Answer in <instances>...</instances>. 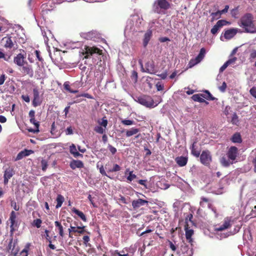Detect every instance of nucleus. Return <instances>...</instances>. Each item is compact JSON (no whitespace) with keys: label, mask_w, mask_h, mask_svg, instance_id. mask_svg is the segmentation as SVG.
<instances>
[{"label":"nucleus","mask_w":256,"mask_h":256,"mask_svg":"<svg viewBox=\"0 0 256 256\" xmlns=\"http://www.w3.org/2000/svg\"><path fill=\"white\" fill-rule=\"evenodd\" d=\"M254 16L252 14L247 13L244 15L240 19L239 26L244 28V32L254 34L256 31L254 24Z\"/></svg>","instance_id":"f257e3e1"},{"label":"nucleus","mask_w":256,"mask_h":256,"mask_svg":"<svg viewBox=\"0 0 256 256\" xmlns=\"http://www.w3.org/2000/svg\"><path fill=\"white\" fill-rule=\"evenodd\" d=\"M170 8V4L168 0H156L153 4L152 10L156 13L163 14Z\"/></svg>","instance_id":"f03ea898"},{"label":"nucleus","mask_w":256,"mask_h":256,"mask_svg":"<svg viewBox=\"0 0 256 256\" xmlns=\"http://www.w3.org/2000/svg\"><path fill=\"white\" fill-rule=\"evenodd\" d=\"M192 244H186L185 242H182L180 246L178 252V256H192Z\"/></svg>","instance_id":"7ed1b4c3"},{"label":"nucleus","mask_w":256,"mask_h":256,"mask_svg":"<svg viewBox=\"0 0 256 256\" xmlns=\"http://www.w3.org/2000/svg\"><path fill=\"white\" fill-rule=\"evenodd\" d=\"M137 102L142 105L148 108H154L159 103V102H154L151 97L147 96L138 97Z\"/></svg>","instance_id":"20e7f679"},{"label":"nucleus","mask_w":256,"mask_h":256,"mask_svg":"<svg viewBox=\"0 0 256 256\" xmlns=\"http://www.w3.org/2000/svg\"><path fill=\"white\" fill-rule=\"evenodd\" d=\"M83 54H85V58H88L90 56H100L102 54V50L95 46H86Z\"/></svg>","instance_id":"39448f33"},{"label":"nucleus","mask_w":256,"mask_h":256,"mask_svg":"<svg viewBox=\"0 0 256 256\" xmlns=\"http://www.w3.org/2000/svg\"><path fill=\"white\" fill-rule=\"evenodd\" d=\"M2 42L4 48L10 49L17 48L16 42L12 36L4 37L2 39Z\"/></svg>","instance_id":"423d86ee"},{"label":"nucleus","mask_w":256,"mask_h":256,"mask_svg":"<svg viewBox=\"0 0 256 256\" xmlns=\"http://www.w3.org/2000/svg\"><path fill=\"white\" fill-rule=\"evenodd\" d=\"M206 54L204 48H202L198 56L194 58L191 59L188 63V68H192L196 64L200 62L204 58Z\"/></svg>","instance_id":"0eeeda50"},{"label":"nucleus","mask_w":256,"mask_h":256,"mask_svg":"<svg viewBox=\"0 0 256 256\" xmlns=\"http://www.w3.org/2000/svg\"><path fill=\"white\" fill-rule=\"evenodd\" d=\"M200 160L201 162L204 165H208L212 160L210 152L208 151H203L200 155Z\"/></svg>","instance_id":"6e6552de"},{"label":"nucleus","mask_w":256,"mask_h":256,"mask_svg":"<svg viewBox=\"0 0 256 256\" xmlns=\"http://www.w3.org/2000/svg\"><path fill=\"white\" fill-rule=\"evenodd\" d=\"M16 214L14 211H12L10 214L9 220L10 222V232L12 234L16 230L17 227V222H16Z\"/></svg>","instance_id":"1a4fd4ad"},{"label":"nucleus","mask_w":256,"mask_h":256,"mask_svg":"<svg viewBox=\"0 0 256 256\" xmlns=\"http://www.w3.org/2000/svg\"><path fill=\"white\" fill-rule=\"evenodd\" d=\"M238 28H230L226 30L224 34V36L220 37V40L224 41V38L226 40H230L238 32Z\"/></svg>","instance_id":"9d476101"},{"label":"nucleus","mask_w":256,"mask_h":256,"mask_svg":"<svg viewBox=\"0 0 256 256\" xmlns=\"http://www.w3.org/2000/svg\"><path fill=\"white\" fill-rule=\"evenodd\" d=\"M238 154V149L236 146H231L228 149L226 155L230 160L234 162Z\"/></svg>","instance_id":"9b49d317"},{"label":"nucleus","mask_w":256,"mask_h":256,"mask_svg":"<svg viewBox=\"0 0 256 256\" xmlns=\"http://www.w3.org/2000/svg\"><path fill=\"white\" fill-rule=\"evenodd\" d=\"M34 98L32 100V105L36 107L41 104L42 101L40 98V94L38 90L36 88L33 90Z\"/></svg>","instance_id":"f8f14e48"},{"label":"nucleus","mask_w":256,"mask_h":256,"mask_svg":"<svg viewBox=\"0 0 256 256\" xmlns=\"http://www.w3.org/2000/svg\"><path fill=\"white\" fill-rule=\"evenodd\" d=\"M230 220L228 218H226L224 220V224L222 225L216 226L214 228L215 231L220 232L228 228L231 226Z\"/></svg>","instance_id":"ddd939ff"},{"label":"nucleus","mask_w":256,"mask_h":256,"mask_svg":"<svg viewBox=\"0 0 256 256\" xmlns=\"http://www.w3.org/2000/svg\"><path fill=\"white\" fill-rule=\"evenodd\" d=\"M25 58L26 56H24L22 54H19L14 58V62L18 66H22L24 64Z\"/></svg>","instance_id":"4468645a"},{"label":"nucleus","mask_w":256,"mask_h":256,"mask_svg":"<svg viewBox=\"0 0 256 256\" xmlns=\"http://www.w3.org/2000/svg\"><path fill=\"white\" fill-rule=\"evenodd\" d=\"M220 162L221 164L224 167H228L230 164H234V162L230 160V158L226 156H224L220 158Z\"/></svg>","instance_id":"2eb2a0df"},{"label":"nucleus","mask_w":256,"mask_h":256,"mask_svg":"<svg viewBox=\"0 0 256 256\" xmlns=\"http://www.w3.org/2000/svg\"><path fill=\"white\" fill-rule=\"evenodd\" d=\"M34 152L32 150H28L25 149L24 150L21 151L18 154L16 158V160H20L24 158V157L28 156L30 154H33Z\"/></svg>","instance_id":"dca6fc26"},{"label":"nucleus","mask_w":256,"mask_h":256,"mask_svg":"<svg viewBox=\"0 0 256 256\" xmlns=\"http://www.w3.org/2000/svg\"><path fill=\"white\" fill-rule=\"evenodd\" d=\"M148 202L146 200H144L139 198L137 200H134L132 202V206L134 208H138L141 206H144L145 204H148Z\"/></svg>","instance_id":"f3484780"},{"label":"nucleus","mask_w":256,"mask_h":256,"mask_svg":"<svg viewBox=\"0 0 256 256\" xmlns=\"http://www.w3.org/2000/svg\"><path fill=\"white\" fill-rule=\"evenodd\" d=\"M70 166L71 168L74 170L76 168H83L84 164L81 160H73L70 162Z\"/></svg>","instance_id":"a211bd4d"},{"label":"nucleus","mask_w":256,"mask_h":256,"mask_svg":"<svg viewBox=\"0 0 256 256\" xmlns=\"http://www.w3.org/2000/svg\"><path fill=\"white\" fill-rule=\"evenodd\" d=\"M188 158L186 156H180L176 157L175 161L180 166H184L186 165L188 162Z\"/></svg>","instance_id":"6ab92c4d"},{"label":"nucleus","mask_w":256,"mask_h":256,"mask_svg":"<svg viewBox=\"0 0 256 256\" xmlns=\"http://www.w3.org/2000/svg\"><path fill=\"white\" fill-rule=\"evenodd\" d=\"M185 232L186 240L188 244H192L193 240L192 238V236L194 234V230L186 227L185 228Z\"/></svg>","instance_id":"aec40b11"},{"label":"nucleus","mask_w":256,"mask_h":256,"mask_svg":"<svg viewBox=\"0 0 256 256\" xmlns=\"http://www.w3.org/2000/svg\"><path fill=\"white\" fill-rule=\"evenodd\" d=\"M84 226H78L76 228L74 226H70V228H68V230L70 233L72 232H78L80 234H84L86 230H84Z\"/></svg>","instance_id":"412c9836"},{"label":"nucleus","mask_w":256,"mask_h":256,"mask_svg":"<svg viewBox=\"0 0 256 256\" xmlns=\"http://www.w3.org/2000/svg\"><path fill=\"white\" fill-rule=\"evenodd\" d=\"M142 70L143 72H146L150 74H154V65L152 62H147L146 64V70L142 67Z\"/></svg>","instance_id":"4be33fe9"},{"label":"nucleus","mask_w":256,"mask_h":256,"mask_svg":"<svg viewBox=\"0 0 256 256\" xmlns=\"http://www.w3.org/2000/svg\"><path fill=\"white\" fill-rule=\"evenodd\" d=\"M70 152L74 158L82 156V154H80L78 152L76 146L74 144H72L71 146H70Z\"/></svg>","instance_id":"5701e85b"},{"label":"nucleus","mask_w":256,"mask_h":256,"mask_svg":"<svg viewBox=\"0 0 256 256\" xmlns=\"http://www.w3.org/2000/svg\"><path fill=\"white\" fill-rule=\"evenodd\" d=\"M22 72L25 74H28L30 76H32L34 74L33 70L30 65H26L22 66Z\"/></svg>","instance_id":"b1692460"},{"label":"nucleus","mask_w":256,"mask_h":256,"mask_svg":"<svg viewBox=\"0 0 256 256\" xmlns=\"http://www.w3.org/2000/svg\"><path fill=\"white\" fill-rule=\"evenodd\" d=\"M192 99L195 102H206V104H208L205 100L202 94H196L192 96Z\"/></svg>","instance_id":"393cba45"},{"label":"nucleus","mask_w":256,"mask_h":256,"mask_svg":"<svg viewBox=\"0 0 256 256\" xmlns=\"http://www.w3.org/2000/svg\"><path fill=\"white\" fill-rule=\"evenodd\" d=\"M82 38L86 40H92L95 36V34L93 32H82L80 34Z\"/></svg>","instance_id":"a878e982"},{"label":"nucleus","mask_w":256,"mask_h":256,"mask_svg":"<svg viewBox=\"0 0 256 256\" xmlns=\"http://www.w3.org/2000/svg\"><path fill=\"white\" fill-rule=\"evenodd\" d=\"M140 132V130L136 128H132L126 131V136L130 137Z\"/></svg>","instance_id":"bb28decb"},{"label":"nucleus","mask_w":256,"mask_h":256,"mask_svg":"<svg viewBox=\"0 0 256 256\" xmlns=\"http://www.w3.org/2000/svg\"><path fill=\"white\" fill-rule=\"evenodd\" d=\"M72 211L77 214L82 220L84 222L86 221V218L82 212L78 210L74 207L72 208Z\"/></svg>","instance_id":"cd10ccee"},{"label":"nucleus","mask_w":256,"mask_h":256,"mask_svg":"<svg viewBox=\"0 0 256 256\" xmlns=\"http://www.w3.org/2000/svg\"><path fill=\"white\" fill-rule=\"evenodd\" d=\"M152 32L150 30L148 31L144 36L143 44L144 46H146L148 44L151 36H152Z\"/></svg>","instance_id":"c85d7f7f"},{"label":"nucleus","mask_w":256,"mask_h":256,"mask_svg":"<svg viewBox=\"0 0 256 256\" xmlns=\"http://www.w3.org/2000/svg\"><path fill=\"white\" fill-rule=\"evenodd\" d=\"M30 123L32 124L36 127V129L34 130H33L32 129L28 130V131L30 132H33L34 133H37L39 132L38 127H39V123L38 122H36L35 120V118H30Z\"/></svg>","instance_id":"c756f323"},{"label":"nucleus","mask_w":256,"mask_h":256,"mask_svg":"<svg viewBox=\"0 0 256 256\" xmlns=\"http://www.w3.org/2000/svg\"><path fill=\"white\" fill-rule=\"evenodd\" d=\"M231 140L234 143H240L242 140L240 134L238 132L234 134L231 138Z\"/></svg>","instance_id":"7c9ffc66"},{"label":"nucleus","mask_w":256,"mask_h":256,"mask_svg":"<svg viewBox=\"0 0 256 256\" xmlns=\"http://www.w3.org/2000/svg\"><path fill=\"white\" fill-rule=\"evenodd\" d=\"M250 158L254 166V170L256 172V148L250 152Z\"/></svg>","instance_id":"2f4dec72"},{"label":"nucleus","mask_w":256,"mask_h":256,"mask_svg":"<svg viewBox=\"0 0 256 256\" xmlns=\"http://www.w3.org/2000/svg\"><path fill=\"white\" fill-rule=\"evenodd\" d=\"M54 224L56 227L57 228L58 230L60 236L62 238H63L64 236V228L60 222L58 221H56L54 222Z\"/></svg>","instance_id":"473e14b6"},{"label":"nucleus","mask_w":256,"mask_h":256,"mask_svg":"<svg viewBox=\"0 0 256 256\" xmlns=\"http://www.w3.org/2000/svg\"><path fill=\"white\" fill-rule=\"evenodd\" d=\"M64 200V197L62 196L61 194H58L57 196L56 199L57 204L56 206V208H58L61 207Z\"/></svg>","instance_id":"72a5a7b5"},{"label":"nucleus","mask_w":256,"mask_h":256,"mask_svg":"<svg viewBox=\"0 0 256 256\" xmlns=\"http://www.w3.org/2000/svg\"><path fill=\"white\" fill-rule=\"evenodd\" d=\"M204 98L208 100H214V98L208 90L205 91L203 94H202Z\"/></svg>","instance_id":"f704fd0d"},{"label":"nucleus","mask_w":256,"mask_h":256,"mask_svg":"<svg viewBox=\"0 0 256 256\" xmlns=\"http://www.w3.org/2000/svg\"><path fill=\"white\" fill-rule=\"evenodd\" d=\"M64 86L66 90L68 91L71 93L76 94L78 92V90H73L70 88L69 82H66L64 83Z\"/></svg>","instance_id":"c9c22d12"},{"label":"nucleus","mask_w":256,"mask_h":256,"mask_svg":"<svg viewBox=\"0 0 256 256\" xmlns=\"http://www.w3.org/2000/svg\"><path fill=\"white\" fill-rule=\"evenodd\" d=\"M221 13L220 10H218L215 12H212L211 14L212 20L213 21L215 20H218L220 18Z\"/></svg>","instance_id":"e433bc0d"},{"label":"nucleus","mask_w":256,"mask_h":256,"mask_svg":"<svg viewBox=\"0 0 256 256\" xmlns=\"http://www.w3.org/2000/svg\"><path fill=\"white\" fill-rule=\"evenodd\" d=\"M105 128L102 126H96L94 127V130L98 134H102L105 132Z\"/></svg>","instance_id":"4c0bfd02"},{"label":"nucleus","mask_w":256,"mask_h":256,"mask_svg":"<svg viewBox=\"0 0 256 256\" xmlns=\"http://www.w3.org/2000/svg\"><path fill=\"white\" fill-rule=\"evenodd\" d=\"M13 174H14V172L12 169H10V168L6 169L4 172V177L10 179V178L12 177Z\"/></svg>","instance_id":"58836bf2"},{"label":"nucleus","mask_w":256,"mask_h":256,"mask_svg":"<svg viewBox=\"0 0 256 256\" xmlns=\"http://www.w3.org/2000/svg\"><path fill=\"white\" fill-rule=\"evenodd\" d=\"M121 170V168L118 164H114L113 168H108V171L109 172H113L120 171Z\"/></svg>","instance_id":"ea45409f"},{"label":"nucleus","mask_w":256,"mask_h":256,"mask_svg":"<svg viewBox=\"0 0 256 256\" xmlns=\"http://www.w3.org/2000/svg\"><path fill=\"white\" fill-rule=\"evenodd\" d=\"M42 223V220L38 218L34 220L32 223V225L36 227L37 228H40L41 226V224Z\"/></svg>","instance_id":"a19ab883"},{"label":"nucleus","mask_w":256,"mask_h":256,"mask_svg":"<svg viewBox=\"0 0 256 256\" xmlns=\"http://www.w3.org/2000/svg\"><path fill=\"white\" fill-rule=\"evenodd\" d=\"M220 28H221L220 26L218 25L217 23H216V24L211 29L210 32L213 34H216L218 33V31Z\"/></svg>","instance_id":"79ce46f5"},{"label":"nucleus","mask_w":256,"mask_h":256,"mask_svg":"<svg viewBox=\"0 0 256 256\" xmlns=\"http://www.w3.org/2000/svg\"><path fill=\"white\" fill-rule=\"evenodd\" d=\"M136 178V176L133 174V172H130L129 175L126 178V179L128 182H131L132 180Z\"/></svg>","instance_id":"37998d69"},{"label":"nucleus","mask_w":256,"mask_h":256,"mask_svg":"<svg viewBox=\"0 0 256 256\" xmlns=\"http://www.w3.org/2000/svg\"><path fill=\"white\" fill-rule=\"evenodd\" d=\"M3 58L4 60L8 62L10 59V56H8L2 52V50L0 48V59Z\"/></svg>","instance_id":"c03bdc74"},{"label":"nucleus","mask_w":256,"mask_h":256,"mask_svg":"<svg viewBox=\"0 0 256 256\" xmlns=\"http://www.w3.org/2000/svg\"><path fill=\"white\" fill-rule=\"evenodd\" d=\"M98 123L100 125V126L106 128L108 125V120L106 119L105 118H104L102 120H99Z\"/></svg>","instance_id":"a18cd8bd"},{"label":"nucleus","mask_w":256,"mask_h":256,"mask_svg":"<svg viewBox=\"0 0 256 256\" xmlns=\"http://www.w3.org/2000/svg\"><path fill=\"white\" fill-rule=\"evenodd\" d=\"M231 122H232V124H238V116L237 114H236V113H234L232 114Z\"/></svg>","instance_id":"49530a36"},{"label":"nucleus","mask_w":256,"mask_h":256,"mask_svg":"<svg viewBox=\"0 0 256 256\" xmlns=\"http://www.w3.org/2000/svg\"><path fill=\"white\" fill-rule=\"evenodd\" d=\"M42 168L43 171H46L48 164V162L46 160L42 159L41 161Z\"/></svg>","instance_id":"de8ad7c7"},{"label":"nucleus","mask_w":256,"mask_h":256,"mask_svg":"<svg viewBox=\"0 0 256 256\" xmlns=\"http://www.w3.org/2000/svg\"><path fill=\"white\" fill-rule=\"evenodd\" d=\"M122 123L126 126H131L134 124V121L130 120H122Z\"/></svg>","instance_id":"09e8293b"},{"label":"nucleus","mask_w":256,"mask_h":256,"mask_svg":"<svg viewBox=\"0 0 256 256\" xmlns=\"http://www.w3.org/2000/svg\"><path fill=\"white\" fill-rule=\"evenodd\" d=\"M192 153L194 156H196V157H198L200 154V152L196 150L194 148V144H192Z\"/></svg>","instance_id":"8fccbe9b"},{"label":"nucleus","mask_w":256,"mask_h":256,"mask_svg":"<svg viewBox=\"0 0 256 256\" xmlns=\"http://www.w3.org/2000/svg\"><path fill=\"white\" fill-rule=\"evenodd\" d=\"M82 85V83L80 81H76L72 84V86L76 88H79Z\"/></svg>","instance_id":"3c124183"},{"label":"nucleus","mask_w":256,"mask_h":256,"mask_svg":"<svg viewBox=\"0 0 256 256\" xmlns=\"http://www.w3.org/2000/svg\"><path fill=\"white\" fill-rule=\"evenodd\" d=\"M250 93L253 97L256 98V87L253 86L251 88L250 90Z\"/></svg>","instance_id":"603ef678"},{"label":"nucleus","mask_w":256,"mask_h":256,"mask_svg":"<svg viewBox=\"0 0 256 256\" xmlns=\"http://www.w3.org/2000/svg\"><path fill=\"white\" fill-rule=\"evenodd\" d=\"M216 23L218 24V25L220 26V28L228 24V22L225 20H219Z\"/></svg>","instance_id":"864d4df0"},{"label":"nucleus","mask_w":256,"mask_h":256,"mask_svg":"<svg viewBox=\"0 0 256 256\" xmlns=\"http://www.w3.org/2000/svg\"><path fill=\"white\" fill-rule=\"evenodd\" d=\"M132 78L134 80V82H136L137 81L138 73L136 72L134 70L132 72Z\"/></svg>","instance_id":"5fc2aeb1"},{"label":"nucleus","mask_w":256,"mask_h":256,"mask_svg":"<svg viewBox=\"0 0 256 256\" xmlns=\"http://www.w3.org/2000/svg\"><path fill=\"white\" fill-rule=\"evenodd\" d=\"M226 83L225 82H223L222 85L220 86L218 88L222 92H224L226 90Z\"/></svg>","instance_id":"6e6d98bb"},{"label":"nucleus","mask_w":256,"mask_h":256,"mask_svg":"<svg viewBox=\"0 0 256 256\" xmlns=\"http://www.w3.org/2000/svg\"><path fill=\"white\" fill-rule=\"evenodd\" d=\"M108 148L110 151L112 152V154H114L116 152V149L112 146L109 144Z\"/></svg>","instance_id":"4d7b16f0"},{"label":"nucleus","mask_w":256,"mask_h":256,"mask_svg":"<svg viewBox=\"0 0 256 256\" xmlns=\"http://www.w3.org/2000/svg\"><path fill=\"white\" fill-rule=\"evenodd\" d=\"M44 232H45V235H44V236L46 238V240L49 242H51V240H50V237L49 236V231L47 230H44Z\"/></svg>","instance_id":"13d9d810"},{"label":"nucleus","mask_w":256,"mask_h":256,"mask_svg":"<svg viewBox=\"0 0 256 256\" xmlns=\"http://www.w3.org/2000/svg\"><path fill=\"white\" fill-rule=\"evenodd\" d=\"M88 199L90 202V203L94 207L96 208L98 206L96 204L94 201V198L92 197V196L89 194L88 196Z\"/></svg>","instance_id":"bf43d9fd"},{"label":"nucleus","mask_w":256,"mask_h":256,"mask_svg":"<svg viewBox=\"0 0 256 256\" xmlns=\"http://www.w3.org/2000/svg\"><path fill=\"white\" fill-rule=\"evenodd\" d=\"M228 66V62H225L220 68V72H222Z\"/></svg>","instance_id":"052dcab7"},{"label":"nucleus","mask_w":256,"mask_h":256,"mask_svg":"<svg viewBox=\"0 0 256 256\" xmlns=\"http://www.w3.org/2000/svg\"><path fill=\"white\" fill-rule=\"evenodd\" d=\"M66 135L72 134H73V130L71 127H68L66 128Z\"/></svg>","instance_id":"680f3d73"},{"label":"nucleus","mask_w":256,"mask_h":256,"mask_svg":"<svg viewBox=\"0 0 256 256\" xmlns=\"http://www.w3.org/2000/svg\"><path fill=\"white\" fill-rule=\"evenodd\" d=\"M90 238L89 236H84V237H83V240H84V244L86 245L87 244V243L90 241Z\"/></svg>","instance_id":"e2e57ef3"},{"label":"nucleus","mask_w":256,"mask_h":256,"mask_svg":"<svg viewBox=\"0 0 256 256\" xmlns=\"http://www.w3.org/2000/svg\"><path fill=\"white\" fill-rule=\"evenodd\" d=\"M22 98L24 101H25L26 102H30V98L27 95H22Z\"/></svg>","instance_id":"0e129e2a"},{"label":"nucleus","mask_w":256,"mask_h":256,"mask_svg":"<svg viewBox=\"0 0 256 256\" xmlns=\"http://www.w3.org/2000/svg\"><path fill=\"white\" fill-rule=\"evenodd\" d=\"M202 200L200 202V204L202 206H204V203L206 202H208V199L206 198H202Z\"/></svg>","instance_id":"69168bd1"},{"label":"nucleus","mask_w":256,"mask_h":256,"mask_svg":"<svg viewBox=\"0 0 256 256\" xmlns=\"http://www.w3.org/2000/svg\"><path fill=\"white\" fill-rule=\"evenodd\" d=\"M34 53L35 54H36V58H38V60L42 61V58L40 56V52L37 50H34Z\"/></svg>","instance_id":"338daca9"},{"label":"nucleus","mask_w":256,"mask_h":256,"mask_svg":"<svg viewBox=\"0 0 256 256\" xmlns=\"http://www.w3.org/2000/svg\"><path fill=\"white\" fill-rule=\"evenodd\" d=\"M250 57L252 58H256V50H253L251 52Z\"/></svg>","instance_id":"774afa93"}]
</instances>
